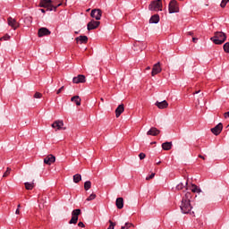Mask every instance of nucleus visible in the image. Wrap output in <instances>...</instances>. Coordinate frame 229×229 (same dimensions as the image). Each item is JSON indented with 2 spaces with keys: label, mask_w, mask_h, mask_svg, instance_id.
<instances>
[{
  "label": "nucleus",
  "mask_w": 229,
  "mask_h": 229,
  "mask_svg": "<svg viewBox=\"0 0 229 229\" xmlns=\"http://www.w3.org/2000/svg\"><path fill=\"white\" fill-rule=\"evenodd\" d=\"M191 198H192V193L186 192L185 196L182 198L181 204V210L182 214H194V212H191L192 210V205H191Z\"/></svg>",
  "instance_id": "1"
},
{
  "label": "nucleus",
  "mask_w": 229,
  "mask_h": 229,
  "mask_svg": "<svg viewBox=\"0 0 229 229\" xmlns=\"http://www.w3.org/2000/svg\"><path fill=\"white\" fill-rule=\"evenodd\" d=\"M56 2L53 1V0H42L39 3V7L40 8H47V10L49 12H56V8L62 6V2H60L59 4H57L56 5Z\"/></svg>",
  "instance_id": "2"
},
{
  "label": "nucleus",
  "mask_w": 229,
  "mask_h": 229,
  "mask_svg": "<svg viewBox=\"0 0 229 229\" xmlns=\"http://www.w3.org/2000/svg\"><path fill=\"white\" fill-rule=\"evenodd\" d=\"M210 39L214 44L221 46V44H224L225 40H226V34H225V32H216L215 36Z\"/></svg>",
  "instance_id": "3"
},
{
  "label": "nucleus",
  "mask_w": 229,
  "mask_h": 229,
  "mask_svg": "<svg viewBox=\"0 0 229 229\" xmlns=\"http://www.w3.org/2000/svg\"><path fill=\"white\" fill-rule=\"evenodd\" d=\"M150 12H162V0H154L148 5Z\"/></svg>",
  "instance_id": "4"
},
{
  "label": "nucleus",
  "mask_w": 229,
  "mask_h": 229,
  "mask_svg": "<svg viewBox=\"0 0 229 229\" xmlns=\"http://www.w3.org/2000/svg\"><path fill=\"white\" fill-rule=\"evenodd\" d=\"M168 11L169 13H178V12H180V7L176 0H171L168 5Z\"/></svg>",
  "instance_id": "5"
},
{
  "label": "nucleus",
  "mask_w": 229,
  "mask_h": 229,
  "mask_svg": "<svg viewBox=\"0 0 229 229\" xmlns=\"http://www.w3.org/2000/svg\"><path fill=\"white\" fill-rule=\"evenodd\" d=\"M80 214H81V209H80V208L74 209L72 212V218L69 221V225H76V223H78V217H79Z\"/></svg>",
  "instance_id": "6"
},
{
  "label": "nucleus",
  "mask_w": 229,
  "mask_h": 229,
  "mask_svg": "<svg viewBox=\"0 0 229 229\" xmlns=\"http://www.w3.org/2000/svg\"><path fill=\"white\" fill-rule=\"evenodd\" d=\"M90 15L96 21H101V15H103V12L100 9H93L90 13Z\"/></svg>",
  "instance_id": "7"
},
{
  "label": "nucleus",
  "mask_w": 229,
  "mask_h": 229,
  "mask_svg": "<svg viewBox=\"0 0 229 229\" xmlns=\"http://www.w3.org/2000/svg\"><path fill=\"white\" fill-rule=\"evenodd\" d=\"M7 23H8V26H10L14 30H17V28H19V26H20L17 20L13 19L12 17H9L7 19Z\"/></svg>",
  "instance_id": "8"
},
{
  "label": "nucleus",
  "mask_w": 229,
  "mask_h": 229,
  "mask_svg": "<svg viewBox=\"0 0 229 229\" xmlns=\"http://www.w3.org/2000/svg\"><path fill=\"white\" fill-rule=\"evenodd\" d=\"M162 72V67L160 66V63H157L153 65L151 76H157V74H160Z\"/></svg>",
  "instance_id": "9"
},
{
  "label": "nucleus",
  "mask_w": 229,
  "mask_h": 229,
  "mask_svg": "<svg viewBox=\"0 0 229 229\" xmlns=\"http://www.w3.org/2000/svg\"><path fill=\"white\" fill-rule=\"evenodd\" d=\"M52 128L55 130V131H58V130H62L64 128V121L62 120H56L52 123Z\"/></svg>",
  "instance_id": "10"
},
{
  "label": "nucleus",
  "mask_w": 229,
  "mask_h": 229,
  "mask_svg": "<svg viewBox=\"0 0 229 229\" xmlns=\"http://www.w3.org/2000/svg\"><path fill=\"white\" fill-rule=\"evenodd\" d=\"M55 162H56V157L51 154L44 158V164H47V165H51V164H55Z\"/></svg>",
  "instance_id": "11"
},
{
  "label": "nucleus",
  "mask_w": 229,
  "mask_h": 229,
  "mask_svg": "<svg viewBox=\"0 0 229 229\" xmlns=\"http://www.w3.org/2000/svg\"><path fill=\"white\" fill-rule=\"evenodd\" d=\"M99 24H101V22L92 20L87 25L88 26V31H90L92 30H96L97 28H99Z\"/></svg>",
  "instance_id": "12"
},
{
  "label": "nucleus",
  "mask_w": 229,
  "mask_h": 229,
  "mask_svg": "<svg viewBox=\"0 0 229 229\" xmlns=\"http://www.w3.org/2000/svg\"><path fill=\"white\" fill-rule=\"evenodd\" d=\"M38 37H47L51 35V31L47 28H41L38 32Z\"/></svg>",
  "instance_id": "13"
},
{
  "label": "nucleus",
  "mask_w": 229,
  "mask_h": 229,
  "mask_svg": "<svg viewBox=\"0 0 229 229\" xmlns=\"http://www.w3.org/2000/svg\"><path fill=\"white\" fill-rule=\"evenodd\" d=\"M211 131L214 135H219L223 131V123H218L216 126L211 129Z\"/></svg>",
  "instance_id": "14"
},
{
  "label": "nucleus",
  "mask_w": 229,
  "mask_h": 229,
  "mask_svg": "<svg viewBox=\"0 0 229 229\" xmlns=\"http://www.w3.org/2000/svg\"><path fill=\"white\" fill-rule=\"evenodd\" d=\"M160 134V130L157 129V127H151L150 130L147 132V135H151L152 137H157V135Z\"/></svg>",
  "instance_id": "15"
},
{
  "label": "nucleus",
  "mask_w": 229,
  "mask_h": 229,
  "mask_svg": "<svg viewBox=\"0 0 229 229\" xmlns=\"http://www.w3.org/2000/svg\"><path fill=\"white\" fill-rule=\"evenodd\" d=\"M72 81L73 83H85V75H78L77 77H73Z\"/></svg>",
  "instance_id": "16"
},
{
  "label": "nucleus",
  "mask_w": 229,
  "mask_h": 229,
  "mask_svg": "<svg viewBox=\"0 0 229 229\" xmlns=\"http://www.w3.org/2000/svg\"><path fill=\"white\" fill-rule=\"evenodd\" d=\"M186 191H191V192H197V193L201 192V190L196 184L188 185V187L186 188Z\"/></svg>",
  "instance_id": "17"
},
{
  "label": "nucleus",
  "mask_w": 229,
  "mask_h": 229,
  "mask_svg": "<svg viewBox=\"0 0 229 229\" xmlns=\"http://www.w3.org/2000/svg\"><path fill=\"white\" fill-rule=\"evenodd\" d=\"M156 106L160 110H164V108H167V106H169V103L165 100H163L162 102H156Z\"/></svg>",
  "instance_id": "18"
},
{
  "label": "nucleus",
  "mask_w": 229,
  "mask_h": 229,
  "mask_svg": "<svg viewBox=\"0 0 229 229\" xmlns=\"http://www.w3.org/2000/svg\"><path fill=\"white\" fill-rule=\"evenodd\" d=\"M76 42L80 44H87L89 42V38L87 36H79L75 38Z\"/></svg>",
  "instance_id": "19"
},
{
  "label": "nucleus",
  "mask_w": 229,
  "mask_h": 229,
  "mask_svg": "<svg viewBox=\"0 0 229 229\" xmlns=\"http://www.w3.org/2000/svg\"><path fill=\"white\" fill-rule=\"evenodd\" d=\"M123 112H124V105L121 104L115 109V116L116 117H121V114H123Z\"/></svg>",
  "instance_id": "20"
},
{
  "label": "nucleus",
  "mask_w": 229,
  "mask_h": 229,
  "mask_svg": "<svg viewBox=\"0 0 229 229\" xmlns=\"http://www.w3.org/2000/svg\"><path fill=\"white\" fill-rule=\"evenodd\" d=\"M149 22L150 24H158V22H160V16H158V14H154L151 16Z\"/></svg>",
  "instance_id": "21"
},
{
  "label": "nucleus",
  "mask_w": 229,
  "mask_h": 229,
  "mask_svg": "<svg viewBox=\"0 0 229 229\" xmlns=\"http://www.w3.org/2000/svg\"><path fill=\"white\" fill-rule=\"evenodd\" d=\"M116 207L119 210L124 207V199L123 198L116 199Z\"/></svg>",
  "instance_id": "22"
},
{
  "label": "nucleus",
  "mask_w": 229,
  "mask_h": 229,
  "mask_svg": "<svg viewBox=\"0 0 229 229\" xmlns=\"http://www.w3.org/2000/svg\"><path fill=\"white\" fill-rule=\"evenodd\" d=\"M189 186V182L186 181L185 183L181 182L176 186L177 191H183L185 189L187 191V187Z\"/></svg>",
  "instance_id": "23"
},
{
  "label": "nucleus",
  "mask_w": 229,
  "mask_h": 229,
  "mask_svg": "<svg viewBox=\"0 0 229 229\" xmlns=\"http://www.w3.org/2000/svg\"><path fill=\"white\" fill-rule=\"evenodd\" d=\"M71 101H72L74 104L77 105V106H80L81 105V98H80V96H74L71 98Z\"/></svg>",
  "instance_id": "24"
},
{
  "label": "nucleus",
  "mask_w": 229,
  "mask_h": 229,
  "mask_svg": "<svg viewBox=\"0 0 229 229\" xmlns=\"http://www.w3.org/2000/svg\"><path fill=\"white\" fill-rule=\"evenodd\" d=\"M171 148H173V143L172 142H165L162 144V148L165 151H169V149H171Z\"/></svg>",
  "instance_id": "25"
},
{
  "label": "nucleus",
  "mask_w": 229,
  "mask_h": 229,
  "mask_svg": "<svg viewBox=\"0 0 229 229\" xmlns=\"http://www.w3.org/2000/svg\"><path fill=\"white\" fill-rule=\"evenodd\" d=\"M24 185H25V189L27 190V191H33V189H35V182H25L24 183Z\"/></svg>",
  "instance_id": "26"
},
{
  "label": "nucleus",
  "mask_w": 229,
  "mask_h": 229,
  "mask_svg": "<svg viewBox=\"0 0 229 229\" xmlns=\"http://www.w3.org/2000/svg\"><path fill=\"white\" fill-rule=\"evenodd\" d=\"M73 182L74 183H80V182H81V174H77L73 175Z\"/></svg>",
  "instance_id": "27"
},
{
  "label": "nucleus",
  "mask_w": 229,
  "mask_h": 229,
  "mask_svg": "<svg viewBox=\"0 0 229 229\" xmlns=\"http://www.w3.org/2000/svg\"><path fill=\"white\" fill-rule=\"evenodd\" d=\"M92 187V182L90 181H87L84 182V189L85 191H89Z\"/></svg>",
  "instance_id": "28"
},
{
  "label": "nucleus",
  "mask_w": 229,
  "mask_h": 229,
  "mask_svg": "<svg viewBox=\"0 0 229 229\" xmlns=\"http://www.w3.org/2000/svg\"><path fill=\"white\" fill-rule=\"evenodd\" d=\"M10 173H12V168L7 167L6 171L3 174V178H6V177L10 176Z\"/></svg>",
  "instance_id": "29"
},
{
  "label": "nucleus",
  "mask_w": 229,
  "mask_h": 229,
  "mask_svg": "<svg viewBox=\"0 0 229 229\" xmlns=\"http://www.w3.org/2000/svg\"><path fill=\"white\" fill-rule=\"evenodd\" d=\"M228 3H229V0H222V2L220 4L221 8H225L226 4H228Z\"/></svg>",
  "instance_id": "30"
},
{
  "label": "nucleus",
  "mask_w": 229,
  "mask_h": 229,
  "mask_svg": "<svg viewBox=\"0 0 229 229\" xmlns=\"http://www.w3.org/2000/svg\"><path fill=\"white\" fill-rule=\"evenodd\" d=\"M93 199H96V194L92 193L87 198V201H92Z\"/></svg>",
  "instance_id": "31"
},
{
  "label": "nucleus",
  "mask_w": 229,
  "mask_h": 229,
  "mask_svg": "<svg viewBox=\"0 0 229 229\" xmlns=\"http://www.w3.org/2000/svg\"><path fill=\"white\" fill-rule=\"evenodd\" d=\"M11 37L8 34L4 35L2 38H0V40H10Z\"/></svg>",
  "instance_id": "32"
},
{
  "label": "nucleus",
  "mask_w": 229,
  "mask_h": 229,
  "mask_svg": "<svg viewBox=\"0 0 229 229\" xmlns=\"http://www.w3.org/2000/svg\"><path fill=\"white\" fill-rule=\"evenodd\" d=\"M224 51H225V53H229V42H227V43H225V44L224 45Z\"/></svg>",
  "instance_id": "33"
},
{
  "label": "nucleus",
  "mask_w": 229,
  "mask_h": 229,
  "mask_svg": "<svg viewBox=\"0 0 229 229\" xmlns=\"http://www.w3.org/2000/svg\"><path fill=\"white\" fill-rule=\"evenodd\" d=\"M34 98H35V99H40V98H42V93H40V92H36V93L34 94Z\"/></svg>",
  "instance_id": "34"
},
{
  "label": "nucleus",
  "mask_w": 229,
  "mask_h": 229,
  "mask_svg": "<svg viewBox=\"0 0 229 229\" xmlns=\"http://www.w3.org/2000/svg\"><path fill=\"white\" fill-rule=\"evenodd\" d=\"M109 226L107 229H114L115 228V223L112 222V220H109Z\"/></svg>",
  "instance_id": "35"
},
{
  "label": "nucleus",
  "mask_w": 229,
  "mask_h": 229,
  "mask_svg": "<svg viewBox=\"0 0 229 229\" xmlns=\"http://www.w3.org/2000/svg\"><path fill=\"white\" fill-rule=\"evenodd\" d=\"M123 226H125V229H129V228H131V226H134L133 225V224H131V223H125V225H123Z\"/></svg>",
  "instance_id": "36"
},
{
  "label": "nucleus",
  "mask_w": 229,
  "mask_h": 229,
  "mask_svg": "<svg viewBox=\"0 0 229 229\" xmlns=\"http://www.w3.org/2000/svg\"><path fill=\"white\" fill-rule=\"evenodd\" d=\"M139 157H140V160H144V158H146V154L140 153Z\"/></svg>",
  "instance_id": "37"
},
{
  "label": "nucleus",
  "mask_w": 229,
  "mask_h": 229,
  "mask_svg": "<svg viewBox=\"0 0 229 229\" xmlns=\"http://www.w3.org/2000/svg\"><path fill=\"white\" fill-rule=\"evenodd\" d=\"M155 178V174H151L150 175L146 177V180H153Z\"/></svg>",
  "instance_id": "38"
},
{
  "label": "nucleus",
  "mask_w": 229,
  "mask_h": 229,
  "mask_svg": "<svg viewBox=\"0 0 229 229\" xmlns=\"http://www.w3.org/2000/svg\"><path fill=\"white\" fill-rule=\"evenodd\" d=\"M78 226H80V228H85V224H83V222H79Z\"/></svg>",
  "instance_id": "39"
},
{
  "label": "nucleus",
  "mask_w": 229,
  "mask_h": 229,
  "mask_svg": "<svg viewBox=\"0 0 229 229\" xmlns=\"http://www.w3.org/2000/svg\"><path fill=\"white\" fill-rule=\"evenodd\" d=\"M63 90H64V86L61 87V88L56 91V94H57V95H58V94H61Z\"/></svg>",
  "instance_id": "40"
},
{
  "label": "nucleus",
  "mask_w": 229,
  "mask_h": 229,
  "mask_svg": "<svg viewBox=\"0 0 229 229\" xmlns=\"http://www.w3.org/2000/svg\"><path fill=\"white\" fill-rule=\"evenodd\" d=\"M224 117H225V119H228V117H229V112L225 113Z\"/></svg>",
  "instance_id": "41"
},
{
  "label": "nucleus",
  "mask_w": 229,
  "mask_h": 229,
  "mask_svg": "<svg viewBox=\"0 0 229 229\" xmlns=\"http://www.w3.org/2000/svg\"><path fill=\"white\" fill-rule=\"evenodd\" d=\"M192 42L194 43L198 42V38H192Z\"/></svg>",
  "instance_id": "42"
},
{
  "label": "nucleus",
  "mask_w": 229,
  "mask_h": 229,
  "mask_svg": "<svg viewBox=\"0 0 229 229\" xmlns=\"http://www.w3.org/2000/svg\"><path fill=\"white\" fill-rule=\"evenodd\" d=\"M187 35L192 36V35H194V32L189 31V32H187Z\"/></svg>",
  "instance_id": "43"
},
{
  "label": "nucleus",
  "mask_w": 229,
  "mask_h": 229,
  "mask_svg": "<svg viewBox=\"0 0 229 229\" xmlns=\"http://www.w3.org/2000/svg\"><path fill=\"white\" fill-rule=\"evenodd\" d=\"M15 214H16L17 216H19V214H21V210L16 209Z\"/></svg>",
  "instance_id": "44"
},
{
  "label": "nucleus",
  "mask_w": 229,
  "mask_h": 229,
  "mask_svg": "<svg viewBox=\"0 0 229 229\" xmlns=\"http://www.w3.org/2000/svg\"><path fill=\"white\" fill-rule=\"evenodd\" d=\"M199 158H202V160H205V157L199 155Z\"/></svg>",
  "instance_id": "45"
},
{
  "label": "nucleus",
  "mask_w": 229,
  "mask_h": 229,
  "mask_svg": "<svg viewBox=\"0 0 229 229\" xmlns=\"http://www.w3.org/2000/svg\"><path fill=\"white\" fill-rule=\"evenodd\" d=\"M199 92H200V90L193 92V96H195V94H199Z\"/></svg>",
  "instance_id": "46"
},
{
  "label": "nucleus",
  "mask_w": 229,
  "mask_h": 229,
  "mask_svg": "<svg viewBox=\"0 0 229 229\" xmlns=\"http://www.w3.org/2000/svg\"><path fill=\"white\" fill-rule=\"evenodd\" d=\"M146 71H151V67L148 66V67L146 68Z\"/></svg>",
  "instance_id": "47"
},
{
  "label": "nucleus",
  "mask_w": 229,
  "mask_h": 229,
  "mask_svg": "<svg viewBox=\"0 0 229 229\" xmlns=\"http://www.w3.org/2000/svg\"><path fill=\"white\" fill-rule=\"evenodd\" d=\"M40 12H41L42 13H46V10L40 9Z\"/></svg>",
  "instance_id": "48"
},
{
  "label": "nucleus",
  "mask_w": 229,
  "mask_h": 229,
  "mask_svg": "<svg viewBox=\"0 0 229 229\" xmlns=\"http://www.w3.org/2000/svg\"><path fill=\"white\" fill-rule=\"evenodd\" d=\"M100 101H102V103L105 101V98H100Z\"/></svg>",
  "instance_id": "49"
},
{
  "label": "nucleus",
  "mask_w": 229,
  "mask_h": 229,
  "mask_svg": "<svg viewBox=\"0 0 229 229\" xmlns=\"http://www.w3.org/2000/svg\"><path fill=\"white\" fill-rule=\"evenodd\" d=\"M121 229H126V226H122Z\"/></svg>",
  "instance_id": "50"
},
{
  "label": "nucleus",
  "mask_w": 229,
  "mask_h": 229,
  "mask_svg": "<svg viewBox=\"0 0 229 229\" xmlns=\"http://www.w3.org/2000/svg\"><path fill=\"white\" fill-rule=\"evenodd\" d=\"M20 208H21V204L18 205V209H20Z\"/></svg>",
  "instance_id": "51"
},
{
  "label": "nucleus",
  "mask_w": 229,
  "mask_h": 229,
  "mask_svg": "<svg viewBox=\"0 0 229 229\" xmlns=\"http://www.w3.org/2000/svg\"><path fill=\"white\" fill-rule=\"evenodd\" d=\"M137 44H140V43H135V46H137Z\"/></svg>",
  "instance_id": "52"
},
{
  "label": "nucleus",
  "mask_w": 229,
  "mask_h": 229,
  "mask_svg": "<svg viewBox=\"0 0 229 229\" xmlns=\"http://www.w3.org/2000/svg\"><path fill=\"white\" fill-rule=\"evenodd\" d=\"M160 164V162H157V165Z\"/></svg>",
  "instance_id": "53"
}]
</instances>
